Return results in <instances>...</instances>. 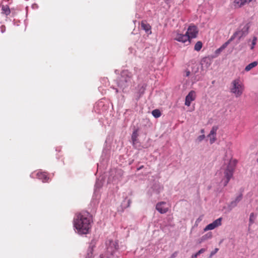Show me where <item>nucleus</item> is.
<instances>
[{
    "mask_svg": "<svg viewBox=\"0 0 258 258\" xmlns=\"http://www.w3.org/2000/svg\"><path fill=\"white\" fill-rule=\"evenodd\" d=\"M91 219L88 213L77 214L74 220V225L79 234H87L91 228Z\"/></svg>",
    "mask_w": 258,
    "mask_h": 258,
    "instance_id": "1",
    "label": "nucleus"
},
{
    "mask_svg": "<svg viewBox=\"0 0 258 258\" xmlns=\"http://www.w3.org/2000/svg\"><path fill=\"white\" fill-rule=\"evenodd\" d=\"M235 160H231L225 163L221 169V172L223 174L222 181L224 186H226L229 180L233 176V172L236 166Z\"/></svg>",
    "mask_w": 258,
    "mask_h": 258,
    "instance_id": "2",
    "label": "nucleus"
},
{
    "mask_svg": "<svg viewBox=\"0 0 258 258\" xmlns=\"http://www.w3.org/2000/svg\"><path fill=\"white\" fill-rule=\"evenodd\" d=\"M199 70V65L197 63L190 62L187 66L185 71V76L188 78V81L192 84L200 80Z\"/></svg>",
    "mask_w": 258,
    "mask_h": 258,
    "instance_id": "3",
    "label": "nucleus"
},
{
    "mask_svg": "<svg viewBox=\"0 0 258 258\" xmlns=\"http://www.w3.org/2000/svg\"><path fill=\"white\" fill-rule=\"evenodd\" d=\"M230 92L236 98L240 97L244 91V86L240 78L232 81L230 86Z\"/></svg>",
    "mask_w": 258,
    "mask_h": 258,
    "instance_id": "4",
    "label": "nucleus"
},
{
    "mask_svg": "<svg viewBox=\"0 0 258 258\" xmlns=\"http://www.w3.org/2000/svg\"><path fill=\"white\" fill-rule=\"evenodd\" d=\"M249 28V26L248 24H245L242 27H240L231 37L230 41L237 39V43H238L241 38L245 36L248 34Z\"/></svg>",
    "mask_w": 258,
    "mask_h": 258,
    "instance_id": "5",
    "label": "nucleus"
},
{
    "mask_svg": "<svg viewBox=\"0 0 258 258\" xmlns=\"http://www.w3.org/2000/svg\"><path fill=\"white\" fill-rule=\"evenodd\" d=\"M107 252L113 255V253L118 249V244L117 241L109 240L106 242Z\"/></svg>",
    "mask_w": 258,
    "mask_h": 258,
    "instance_id": "6",
    "label": "nucleus"
},
{
    "mask_svg": "<svg viewBox=\"0 0 258 258\" xmlns=\"http://www.w3.org/2000/svg\"><path fill=\"white\" fill-rule=\"evenodd\" d=\"M173 38L174 40L182 43H185L187 42L188 43H190V42L189 39V37L186 34V33L185 34H182L179 32H175L173 33Z\"/></svg>",
    "mask_w": 258,
    "mask_h": 258,
    "instance_id": "7",
    "label": "nucleus"
},
{
    "mask_svg": "<svg viewBox=\"0 0 258 258\" xmlns=\"http://www.w3.org/2000/svg\"><path fill=\"white\" fill-rule=\"evenodd\" d=\"M131 78L127 76L126 73L123 72L118 83V86L124 88L128 86V83L131 82Z\"/></svg>",
    "mask_w": 258,
    "mask_h": 258,
    "instance_id": "8",
    "label": "nucleus"
},
{
    "mask_svg": "<svg viewBox=\"0 0 258 258\" xmlns=\"http://www.w3.org/2000/svg\"><path fill=\"white\" fill-rule=\"evenodd\" d=\"M222 218H219L215 221H214L212 223L207 225L204 229V231L206 232L209 230H212L214 229L215 228L220 226L222 224Z\"/></svg>",
    "mask_w": 258,
    "mask_h": 258,
    "instance_id": "9",
    "label": "nucleus"
},
{
    "mask_svg": "<svg viewBox=\"0 0 258 258\" xmlns=\"http://www.w3.org/2000/svg\"><path fill=\"white\" fill-rule=\"evenodd\" d=\"M156 209L161 214H164L169 210L168 205L164 202H159L156 206Z\"/></svg>",
    "mask_w": 258,
    "mask_h": 258,
    "instance_id": "10",
    "label": "nucleus"
},
{
    "mask_svg": "<svg viewBox=\"0 0 258 258\" xmlns=\"http://www.w3.org/2000/svg\"><path fill=\"white\" fill-rule=\"evenodd\" d=\"M198 33L197 28L195 26H189L186 32V34L189 37V39L195 38Z\"/></svg>",
    "mask_w": 258,
    "mask_h": 258,
    "instance_id": "11",
    "label": "nucleus"
},
{
    "mask_svg": "<svg viewBox=\"0 0 258 258\" xmlns=\"http://www.w3.org/2000/svg\"><path fill=\"white\" fill-rule=\"evenodd\" d=\"M212 60L210 57H205L201 61V69L202 71H207L211 66Z\"/></svg>",
    "mask_w": 258,
    "mask_h": 258,
    "instance_id": "12",
    "label": "nucleus"
},
{
    "mask_svg": "<svg viewBox=\"0 0 258 258\" xmlns=\"http://www.w3.org/2000/svg\"><path fill=\"white\" fill-rule=\"evenodd\" d=\"M196 98V93L195 91H190L185 97V105L189 106L192 101Z\"/></svg>",
    "mask_w": 258,
    "mask_h": 258,
    "instance_id": "13",
    "label": "nucleus"
},
{
    "mask_svg": "<svg viewBox=\"0 0 258 258\" xmlns=\"http://www.w3.org/2000/svg\"><path fill=\"white\" fill-rule=\"evenodd\" d=\"M218 129L217 126H214L212 127L210 134L208 135V137L210 139V143L211 144H213L216 140V133Z\"/></svg>",
    "mask_w": 258,
    "mask_h": 258,
    "instance_id": "14",
    "label": "nucleus"
},
{
    "mask_svg": "<svg viewBox=\"0 0 258 258\" xmlns=\"http://www.w3.org/2000/svg\"><path fill=\"white\" fill-rule=\"evenodd\" d=\"M242 198V195L241 194H239L237 196L234 200L232 201L228 205V207L230 210H232L233 208L235 207L238 203L241 200Z\"/></svg>",
    "mask_w": 258,
    "mask_h": 258,
    "instance_id": "15",
    "label": "nucleus"
},
{
    "mask_svg": "<svg viewBox=\"0 0 258 258\" xmlns=\"http://www.w3.org/2000/svg\"><path fill=\"white\" fill-rule=\"evenodd\" d=\"M213 237V234L211 232H209L202 237H201L198 240L199 244H201L206 241L211 239Z\"/></svg>",
    "mask_w": 258,
    "mask_h": 258,
    "instance_id": "16",
    "label": "nucleus"
},
{
    "mask_svg": "<svg viewBox=\"0 0 258 258\" xmlns=\"http://www.w3.org/2000/svg\"><path fill=\"white\" fill-rule=\"evenodd\" d=\"M252 0H235L233 2V5L235 8H240L242 6L248 4Z\"/></svg>",
    "mask_w": 258,
    "mask_h": 258,
    "instance_id": "17",
    "label": "nucleus"
},
{
    "mask_svg": "<svg viewBox=\"0 0 258 258\" xmlns=\"http://www.w3.org/2000/svg\"><path fill=\"white\" fill-rule=\"evenodd\" d=\"M141 27L143 28L147 33L149 34L151 33V26L148 24L144 22H142L141 24Z\"/></svg>",
    "mask_w": 258,
    "mask_h": 258,
    "instance_id": "18",
    "label": "nucleus"
},
{
    "mask_svg": "<svg viewBox=\"0 0 258 258\" xmlns=\"http://www.w3.org/2000/svg\"><path fill=\"white\" fill-rule=\"evenodd\" d=\"M258 63L257 61H254L248 64L247 66H246L245 68V71L246 72H248L250 71L252 69L257 66Z\"/></svg>",
    "mask_w": 258,
    "mask_h": 258,
    "instance_id": "19",
    "label": "nucleus"
},
{
    "mask_svg": "<svg viewBox=\"0 0 258 258\" xmlns=\"http://www.w3.org/2000/svg\"><path fill=\"white\" fill-rule=\"evenodd\" d=\"M2 13L3 14H6V15H8L10 13V10L9 7L7 5L3 6H2Z\"/></svg>",
    "mask_w": 258,
    "mask_h": 258,
    "instance_id": "20",
    "label": "nucleus"
},
{
    "mask_svg": "<svg viewBox=\"0 0 258 258\" xmlns=\"http://www.w3.org/2000/svg\"><path fill=\"white\" fill-rule=\"evenodd\" d=\"M37 176L39 179L42 180L43 182H45V181H47L48 178L45 173H37Z\"/></svg>",
    "mask_w": 258,
    "mask_h": 258,
    "instance_id": "21",
    "label": "nucleus"
},
{
    "mask_svg": "<svg viewBox=\"0 0 258 258\" xmlns=\"http://www.w3.org/2000/svg\"><path fill=\"white\" fill-rule=\"evenodd\" d=\"M138 137V130H135L134 131V132L133 133V134L132 136V140L133 141V143H135V142H136Z\"/></svg>",
    "mask_w": 258,
    "mask_h": 258,
    "instance_id": "22",
    "label": "nucleus"
},
{
    "mask_svg": "<svg viewBox=\"0 0 258 258\" xmlns=\"http://www.w3.org/2000/svg\"><path fill=\"white\" fill-rule=\"evenodd\" d=\"M202 43L201 41L197 42L195 45V49L197 51H199L202 47Z\"/></svg>",
    "mask_w": 258,
    "mask_h": 258,
    "instance_id": "23",
    "label": "nucleus"
},
{
    "mask_svg": "<svg viewBox=\"0 0 258 258\" xmlns=\"http://www.w3.org/2000/svg\"><path fill=\"white\" fill-rule=\"evenodd\" d=\"M152 114L156 118L159 117L161 115V112L158 109L153 110L152 112Z\"/></svg>",
    "mask_w": 258,
    "mask_h": 258,
    "instance_id": "24",
    "label": "nucleus"
},
{
    "mask_svg": "<svg viewBox=\"0 0 258 258\" xmlns=\"http://www.w3.org/2000/svg\"><path fill=\"white\" fill-rule=\"evenodd\" d=\"M206 249L205 248H201L200 250H199L197 252L195 253L192 255V257H197L200 254L204 253L205 251H206Z\"/></svg>",
    "mask_w": 258,
    "mask_h": 258,
    "instance_id": "25",
    "label": "nucleus"
},
{
    "mask_svg": "<svg viewBox=\"0 0 258 258\" xmlns=\"http://www.w3.org/2000/svg\"><path fill=\"white\" fill-rule=\"evenodd\" d=\"M100 258H114V257L112 254L107 252L106 254L101 255Z\"/></svg>",
    "mask_w": 258,
    "mask_h": 258,
    "instance_id": "26",
    "label": "nucleus"
},
{
    "mask_svg": "<svg viewBox=\"0 0 258 258\" xmlns=\"http://www.w3.org/2000/svg\"><path fill=\"white\" fill-rule=\"evenodd\" d=\"M254 221V216L253 213H251L249 217V222L250 224H252Z\"/></svg>",
    "mask_w": 258,
    "mask_h": 258,
    "instance_id": "27",
    "label": "nucleus"
},
{
    "mask_svg": "<svg viewBox=\"0 0 258 258\" xmlns=\"http://www.w3.org/2000/svg\"><path fill=\"white\" fill-rule=\"evenodd\" d=\"M232 41H230V39L227 41L225 43H224L220 47L222 49L224 50L227 46V45L230 43V42H231Z\"/></svg>",
    "mask_w": 258,
    "mask_h": 258,
    "instance_id": "28",
    "label": "nucleus"
},
{
    "mask_svg": "<svg viewBox=\"0 0 258 258\" xmlns=\"http://www.w3.org/2000/svg\"><path fill=\"white\" fill-rule=\"evenodd\" d=\"M257 41V38L256 37H253L252 41V46L251 47V49H253L254 48V45L256 44Z\"/></svg>",
    "mask_w": 258,
    "mask_h": 258,
    "instance_id": "29",
    "label": "nucleus"
},
{
    "mask_svg": "<svg viewBox=\"0 0 258 258\" xmlns=\"http://www.w3.org/2000/svg\"><path fill=\"white\" fill-rule=\"evenodd\" d=\"M218 250H219V249L218 248H215V249L211 252L210 257H212L213 255L215 254L218 252Z\"/></svg>",
    "mask_w": 258,
    "mask_h": 258,
    "instance_id": "30",
    "label": "nucleus"
},
{
    "mask_svg": "<svg viewBox=\"0 0 258 258\" xmlns=\"http://www.w3.org/2000/svg\"><path fill=\"white\" fill-rule=\"evenodd\" d=\"M205 138V136L204 135H202L198 137L197 140L200 142L202 141Z\"/></svg>",
    "mask_w": 258,
    "mask_h": 258,
    "instance_id": "31",
    "label": "nucleus"
},
{
    "mask_svg": "<svg viewBox=\"0 0 258 258\" xmlns=\"http://www.w3.org/2000/svg\"><path fill=\"white\" fill-rule=\"evenodd\" d=\"M223 51V49H222L221 48V47H220V48H219L218 49H217L216 50L215 53H216V54H219V53H220L221 51Z\"/></svg>",
    "mask_w": 258,
    "mask_h": 258,
    "instance_id": "32",
    "label": "nucleus"
},
{
    "mask_svg": "<svg viewBox=\"0 0 258 258\" xmlns=\"http://www.w3.org/2000/svg\"><path fill=\"white\" fill-rule=\"evenodd\" d=\"M201 220V219L200 218H198V219L197 220L196 222H199V221H200Z\"/></svg>",
    "mask_w": 258,
    "mask_h": 258,
    "instance_id": "33",
    "label": "nucleus"
},
{
    "mask_svg": "<svg viewBox=\"0 0 258 258\" xmlns=\"http://www.w3.org/2000/svg\"><path fill=\"white\" fill-rule=\"evenodd\" d=\"M201 132V133H202V134H204V130L203 129V130H202Z\"/></svg>",
    "mask_w": 258,
    "mask_h": 258,
    "instance_id": "34",
    "label": "nucleus"
},
{
    "mask_svg": "<svg viewBox=\"0 0 258 258\" xmlns=\"http://www.w3.org/2000/svg\"><path fill=\"white\" fill-rule=\"evenodd\" d=\"M175 254H173L172 255V257H175Z\"/></svg>",
    "mask_w": 258,
    "mask_h": 258,
    "instance_id": "35",
    "label": "nucleus"
},
{
    "mask_svg": "<svg viewBox=\"0 0 258 258\" xmlns=\"http://www.w3.org/2000/svg\"><path fill=\"white\" fill-rule=\"evenodd\" d=\"M257 163H258V158H257Z\"/></svg>",
    "mask_w": 258,
    "mask_h": 258,
    "instance_id": "36",
    "label": "nucleus"
},
{
    "mask_svg": "<svg viewBox=\"0 0 258 258\" xmlns=\"http://www.w3.org/2000/svg\"><path fill=\"white\" fill-rule=\"evenodd\" d=\"M192 258H196V257H192Z\"/></svg>",
    "mask_w": 258,
    "mask_h": 258,
    "instance_id": "37",
    "label": "nucleus"
},
{
    "mask_svg": "<svg viewBox=\"0 0 258 258\" xmlns=\"http://www.w3.org/2000/svg\"><path fill=\"white\" fill-rule=\"evenodd\" d=\"M165 1H167V0H165Z\"/></svg>",
    "mask_w": 258,
    "mask_h": 258,
    "instance_id": "38",
    "label": "nucleus"
}]
</instances>
